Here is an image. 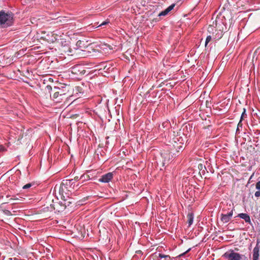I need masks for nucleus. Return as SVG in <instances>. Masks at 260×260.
<instances>
[{"label": "nucleus", "mask_w": 260, "mask_h": 260, "mask_svg": "<svg viewBox=\"0 0 260 260\" xmlns=\"http://www.w3.org/2000/svg\"><path fill=\"white\" fill-rule=\"evenodd\" d=\"M234 210L233 204L227 203L224 205V207L222 208V213L220 215L221 221L223 223L229 222L232 219Z\"/></svg>", "instance_id": "nucleus-1"}, {"label": "nucleus", "mask_w": 260, "mask_h": 260, "mask_svg": "<svg viewBox=\"0 0 260 260\" xmlns=\"http://www.w3.org/2000/svg\"><path fill=\"white\" fill-rule=\"evenodd\" d=\"M13 17L11 14L5 13L3 11L0 12V24L4 27L10 26L12 23Z\"/></svg>", "instance_id": "nucleus-2"}, {"label": "nucleus", "mask_w": 260, "mask_h": 260, "mask_svg": "<svg viewBox=\"0 0 260 260\" xmlns=\"http://www.w3.org/2000/svg\"><path fill=\"white\" fill-rule=\"evenodd\" d=\"M242 255L230 250L224 253L222 256L228 260H241Z\"/></svg>", "instance_id": "nucleus-3"}, {"label": "nucleus", "mask_w": 260, "mask_h": 260, "mask_svg": "<svg viewBox=\"0 0 260 260\" xmlns=\"http://www.w3.org/2000/svg\"><path fill=\"white\" fill-rule=\"evenodd\" d=\"M72 72L77 75H84L86 73V71L84 70V67L80 64L74 66L72 68Z\"/></svg>", "instance_id": "nucleus-4"}, {"label": "nucleus", "mask_w": 260, "mask_h": 260, "mask_svg": "<svg viewBox=\"0 0 260 260\" xmlns=\"http://www.w3.org/2000/svg\"><path fill=\"white\" fill-rule=\"evenodd\" d=\"M113 176L112 173H108L102 176L99 180L101 182L108 183L113 178Z\"/></svg>", "instance_id": "nucleus-5"}, {"label": "nucleus", "mask_w": 260, "mask_h": 260, "mask_svg": "<svg viewBox=\"0 0 260 260\" xmlns=\"http://www.w3.org/2000/svg\"><path fill=\"white\" fill-rule=\"evenodd\" d=\"M63 202L62 201H60L59 202L56 203L55 204H53L52 206V208H53L54 210L59 212L63 211L64 210V206L62 205Z\"/></svg>", "instance_id": "nucleus-6"}, {"label": "nucleus", "mask_w": 260, "mask_h": 260, "mask_svg": "<svg viewBox=\"0 0 260 260\" xmlns=\"http://www.w3.org/2000/svg\"><path fill=\"white\" fill-rule=\"evenodd\" d=\"M175 6V4H173L169 6L167 9L165 10L161 11L159 14L158 16H166L171 11H172L174 7Z\"/></svg>", "instance_id": "nucleus-7"}, {"label": "nucleus", "mask_w": 260, "mask_h": 260, "mask_svg": "<svg viewBox=\"0 0 260 260\" xmlns=\"http://www.w3.org/2000/svg\"><path fill=\"white\" fill-rule=\"evenodd\" d=\"M237 217H239L244 219L246 223H248L251 225L252 224L250 217L249 215H248L247 214L240 213V214H238V215H237Z\"/></svg>", "instance_id": "nucleus-8"}, {"label": "nucleus", "mask_w": 260, "mask_h": 260, "mask_svg": "<svg viewBox=\"0 0 260 260\" xmlns=\"http://www.w3.org/2000/svg\"><path fill=\"white\" fill-rule=\"evenodd\" d=\"M259 246L257 243L253 250V260H258Z\"/></svg>", "instance_id": "nucleus-9"}, {"label": "nucleus", "mask_w": 260, "mask_h": 260, "mask_svg": "<svg viewBox=\"0 0 260 260\" xmlns=\"http://www.w3.org/2000/svg\"><path fill=\"white\" fill-rule=\"evenodd\" d=\"M187 218L188 223L189 225L190 226L193 223V218H194L193 213L192 212L188 213L187 215Z\"/></svg>", "instance_id": "nucleus-10"}, {"label": "nucleus", "mask_w": 260, "mask_h": 260, "mask_svg": "<svg viewBox=\"0 0 260 260\" xmlns=\"http://www.w3.org/2000/svg\"><path fill=\"white\" fill-rule=\"evenodd\" d=\"M71 200V199L70 198L66 200L62 199V205H63V206H64V209L67 208V207L69 206L72 203V201Z\"/></svg>", "instance_id": "nucleus-11"}, {"label": "nucleus", "mask_w": 260, "mask_h": 260, "mask_svg": "<svg viewBox=\"0 0 260 260\" xmlns=\"http://www.w3.org/2000/svg\"><path fill=\"white\" fill-rule=\"evenodd\" d=\"M54 89H59L58 92H59L60 96H63L64 95H66L65 91H66L67 90H66L65 87H62V88H58L55 87Z\"/></svg>", "instance_id": "nucleus-12"}, {"label": "nucleus", "mask_w": 260, "mask_h": 260, "mask_svg": "<svg viewBox=\"0 0 260 260\" xmlns=\"http://www.w3.org/2000/svg\"><path fill=\"white\" fill-rule=\"evenodd\" d=\"M89 179V176L87 174H83L80 177V179L82 180L83 181L88 180Z\"/></svg>", "instance_id": "nucleus-13"}, {"label": "nucleus", "mask_w": 260, "mask_h": 260, "mask_svg": "<svg viewBox=\"0 0 260 260\" xmlns=\"http://www.w3.org/2000/svg\"><path fill=\"white\" fill-rule=\"evenodd\" d=\"M242 125H243V124L241 122V120H240V121L239 122V123H238V125H237V128L236 129V134L240 133V128H242Z\"/></svg>", "instance_id": "nucleus-14"}, {"label": "nucleus", "mask_w": 260, "mask_h": 260, "mask_svg": "<svg viewBox=\"0 0 260 260\" xmlns=\"http://www.w3.org/2000/svg\"><path fill=\"white\" fill-rule=\"evenodd\" d=\"M158 257L160 258H165L166 259L169 258V259L171 258L170 256L169 255H165L161 253L158 254Z\"/></svg>", "instance_id": "nucleus-15"}, {"label": "nucleus", "mask_w": 260, "mask_h": 260, "mask_svg": "<svg viewBox=\"0 0 260 260\" xmlns=\"http://www.w3.org/2000/svg\"><path fill=\"white\" fill-rule=\"evenodd\" d=\"M212 39V38L211 36H208L206 38V41H205V46L206 47L207 46V44L209 42L211 41Z\"/></svg>", "instance_id": "nucleus-16"}, {"label": "nucleus", "mask_w": 260, "mask_h": 260, "mask_svg": "<svg viewBox=\"0 0 260 260\" xmlns=\"http://www.w3.org/2000/svg\"><path fill=\"white\" fill-rule=\"evenodd\" d=\"M32 185H33L32 183H27L26 185H24L23 186L22 188L23 189H28V188H30V187H31L32 186Z\"/></svg>", "instance_id": "nucleus-17"}, {"label": "nucleus", "mask_w": 260, "mask_h": 260, "mask_svg": "<svg viewBox=\"0 0 260 260\" xmlns=\"http://www.w3.org/2000/svg\"><path fill=\"white\" fill-rule=\"evenodd\" d=\"M59 96H59V92H58V91L55 92L53 95V98L54 100L56 99Z\"/></svg>", "instance_id": "nucleus-18"}, {"label": "nucleus", "mask_w": 260, "mask_h": 260, "mask_svg": "<svg viewBox=\"0 0 260 260\" xmlns=\"http://www.w3.org/2000/svg\"><path fill=\"white\" fill-rule=\"evenodd\" d=\"M246 116V110L245 109H244L243 110V113H242V115H241V118H240V120H241V121H242L243 118L244 117H245Z\"/></svg>", "instance_id": "nucleus-19"}, {"label": "nucleus", "mask_w": 260, "mask_h": 260, "mask_svg": "<svg viewBox=\"0 0 260 260\" xmlns=\"http://www.w3.org/2000/svg\"><path fill=\"white\" fill-rule=\"evenodd\" d=\"M3 212H4V213L5 215H8V216H10V215H12L11 212H10V211H9L8 210H4L3 211Z\"/></svg>", "instance_id": "nucleus-20"}, {"label": "nucleus", "mask_w": 260, "mask_h": 260, "mask_svg": "<svg viewBox=\"0 0 260 260\" xmlns=\"http://www.w3.org/2000/svg\"><path fill=\"white\" fill-rule=\"evenodd\" d=\"M109 23V21H104L103 22H102L100 25L99 26H105L106 25H107Z\"/></svg>", "instance_id": "nucleus-21"}, {"label": "nucleus", "mask_w": 260, "mask_h": 260, "mask_svg": "<svg viewBox=\"0 0 260 260\" xmlns=\"http://www.w3.org/2000/svg\"><path fill=\"white\" fill-rule=\"evenodd\" d=\"M255 187L257 189L260 190V181H258L255 184Z\"/></svg>", "instance_id": "nucleus-22"}, {"label": "nucleus", "mask_w": 260, "mask_h": 260, "mask_svg": "<svg viewBox=\"0 0 260 260\" xmlns=\"http://www.w3.org/2000/svg\"><path fill=\"white\" fill-rule=\"evenodd\" d=\"M5 150H6V148L2 145H0V152H3Z\"/></svg>", "instance_id": "nucleus-23"}, {"label": "nucleus", "mask_w": 260, "mask_h": 260, "mask_svg": "<svg viewBox=\"0 0 260 260\" xmlns=\"http://www.w3.org/2000/svg\"><path fill=\"white\" fill-rule=\"evenodd\" d=\"M254 196H255L256 197H260V190L256 191L255 192Z\"/></svg>", "instance_id": "nucleus-24"}, {"label": "nucleus", "mask_w": 260, "mask_h": 260, "mask_svg": "<svg viewBox=\"0 0 260 260\" xmlns=\"http://www.w3.org/2000/svg\"><path fill=\"white\" fill-rule=\"evenodd\" d=\"M18 198L16 197V196H13L12 198H10L9 200H18Z\"/></svg>", "instance_id": "nucleus-25"}, {"label": "nucleus", "mask_w": 260, "mask_h": 260, "mask_svg": "<svg viewBox=\"0 0 260 260\" xmlns=\"http://www.w3.org/2000/svg\"><path fill=\"white\" fill-rule=\"evenodd\" d=\"M82 43V41H81V40H79L77 42V45L79 46H81V45Z\"/></svg>", "instance_id": "nucleus-26"}, {"label": "nucleus", "mask_w": 260, "mask_h": 260, "mask_svg": "<svg viewBox=\"0 0 260 260\" xmlns=\"http://www.w3.org/2000/svg\"><path fill=\"white\" fill-rule=\"evenodd\" d=\"M190 249H188L186 252H184V253H182L181 254H180V255H179V256H180V257H181V256H182L184 255H185V254H186L188 251H189L190 250Z\"/></svg>", "instance_id": "nucleus-27"}, {"label": "nucleus", "mask_w": 260, "mask_h": 260, "mask_svg": "<svg viewBox=\"0 0 260 260\" xmlns=\"http://www.w3.org/2000/svg\"><path fill=\"white\" fill-rule=\"evenodd\" d=\"M74 180L75 181H78L79 180H80V178L78 176H76L74 178Z\"/></svg>", "instance_id": "nucleus-28"}, {"label": "nucleus", "mask_w": 260, "mask_h": 260, "mask_svg": "<svg viewBox=\"0 0 260 260\" xmlns=\"http://www.w3.org/2000/svg\"><path fill=\"white\" fill-rule=\"evenodd\" d=\"M47 87L48 88H49V89H52V87H51V86H47Z\"/></svg>", "instance_id": "nucleus-29"}, {"label": "nucleus", "mask_w": 260, "mask_h": 260, "mask_svg": "<svg viewBox=\"0 0 260 260\" xmlns=\"http://www.w3.org/2000/svg\"><path fill=\"white\" fill-rule=\"evenodd\" d=\"M72 181V180H69V183H70V184L71 183Z\"/></svg>", "instance_id": "nucleus-30"}, {"label": "nucleus", "mask_w": 260, "mask_h": 260, "mask_svg": "<svg viewBox=\"0 0 260 260\" xmlns=\"http://www.w3.org/2000/svg\"><path fill=\"white\" fill-rule=\"evenodd\" d=\"M10 197V196H9V195H7V196H6V197H7V198H9V197Z\"/></svg>", "instance_id": "nucleus-31"}, {"label": "nucleus", "mask_w": 260, "mask_h": 260, "mask_svg": "<svg viewBox=\"0 0 260 260\" xmlns=\"http://www.w3.org/2000/svg\"><path fill=\"white\" fill-rule=\"evenodd\" d=\"M182 148V146H180L179 149H181Z\"/></svg>", "instance_id": "nucleus-32"}]
</instances>
